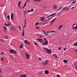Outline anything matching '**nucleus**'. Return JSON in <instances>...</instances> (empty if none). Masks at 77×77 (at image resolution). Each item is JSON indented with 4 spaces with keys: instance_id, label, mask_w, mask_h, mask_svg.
<instances>
[{
    "instance_id": "obj_30",
    "label": "nucleus",
    "mask_w": 77,
    "mask_h": 77,
    "mask_svg": "<svg viewBox=\"0 0 77 77\" xmlns=\"http://www.w3.org/2000/svg\"><path fill=\"white\" fill-rule=\"evenodd\" d=\"M18 28L20 30V31H21V26H19Z\"/></svg>"
},
{
    "instance_id": "obj_13",
    "label": "nucleus",
    "mask_w": 77,
    "mask_h": 77,
    "mask_svg": "<svg viewBox=\"0 0 77 77\" xmlns=\"http://www.w3.org/2000/svg\"><path fill=\"white\" fill-rule=\"evenodd\" d=\"M75 69L77 70V63H76L75 64Z\"/></svg>"
},
{
    "instance_id": "obj_25",
    "label": "nucleus",
    "mask_w": 77,
    "mask_h": 77,
    "mask_svg": "<svg viewBox=\"0 0 77 77\" xmlns=\"http://www.w3.org/2000/svg\"><path fill=\"white\" fill-rule=\"evenodd\" d=\"M34 2H41V0H34Z\"/></svg>"
},
{
    "instance_id": "obj_53",
    "label": "nucleus",
    "mask_w": 77,
    "mask_h": 77,
    "mask_svg": "<svg viewBox=\"0 0 77 77\" xmlns=\"http://www.w3.org/2000/svg\"><path fill=\"white\" fill-rule=\"evenodd\" d=\"M39 60H41V58H39Z\"/></svg>"
},
{
    "instance_id": "obj_24",
    "label": "nucleus",
    "mask_w": 77,
    "mask_h": 77,
    "mask_svg": "<svg viewBox=\"0 0 77 77\" xmlns=\"http://www.w3.org/2000/svg\"><path fill=\"white\" fill-rule=\"evenodd\" d=\"M10 16H9V15H8L7 16V18L8 20H10Z\"/></svg>"
},
{
    "instance_id": "obj_52",
    "label": "nucleus",
    "mask_w": 77,
    "mask_h": 77,
    "mask_svg": "<svg viewBox=\"0 0 77 77\" xmlns=\"http://www.w3.org/2000/svg\"><path fill=\"white\" fill-rule=\"evenodd\" d=\"M66 48H65L64 49V51L65 50H66Z\"/></svg>"
},
{
    "instance_id": "obj_36",
    "label": "nucleus",
    "mask_w": 77,
    "mask_h": 77,
    "mask_svg": "<svg viewBox=\"0 0 77 77\" xmlns=\"http://www.w3.org/2000/svg\"><path fill=\"white\" fill-rule=\"evenodd\" d=\"M21 2L20 1L18 3V5H20V4H21Z\"/></svg>"
},
{
    "instance_id": "obj_16",
    "label": "nucleus",
    "mask_w": 77,
    "mask_h": 77,
    "mask_svg": "<svg viewBox=\"0 0 77 77\" xmlns=\"http://www.w3.org/2000/svg\"><path fill=\"white\" fill-rule=\"evenodd\" d=\"M45 73L46 74H48V70H45Z\"/></svg>"
},
{
    "instance_id": "obj_43",
    "label": "nucleus",
    "mask_w": 77,
    "mask_h": 77,
    "mask_svg": "<svg viewBox=\"0 0 77 77\" xmlns=\"http://www.w3.org/2000/svg\"><path fill=\"white\" fill-rule=\"evenodd\" d=\"M57 77H60V75H57Z\"/></svg>"
},
{
    "instance_id": "obj_27",
    "label": "nucleus",
    "mask_w": 77,
    "mask_h": 77,
    "mask_svg": "<svg viewBox=\"0 0 77 77\" xmlns=\"http://www.w3.org/2000/svg\"><path fill=\"white\" fill-rule=\"evenodd\" d=\"M63 62L64 63H67V60H64Z\"/></svg>"
},
{
    "instance_id": "obj_26",
    "label": "nucleus",
    "mask_w": 77,
    "mask_h": 77,
    "mask_svg": "<svg viewBox=\"0 0 77 77\" xmlns=\"http://www.w3.org/2000/svg\"><path fill=\"white\" fill-rule=\"evenodd\" d=\"M54 32L55 33H56V32L55 31H52L51 32H48V33H53Z\"/></svg>"
},
{
    "instance_id": "obj_11",
    "label": "nucleus",
    "mask_w": 77,
    "mask_h": 77,
    "mask_svg": "<svg viewBox=\"0 0 77 77\" xmlns=\"http://www.w3.org/2000/svg\"><path fill=\"white\" fill-rule=\"evenodd\" d=\"M20 77H26V74H23L20 76Z\"/></svg>"
},
{
    "instance_id": "obj_2",
    "label": "nucleus",
    "mask_w": 77,
    "mask_h": 77,
    "mask_svg": "<svg viewBox=\"0 0 77 77\" xmlns=\"http://www.w3.org/2000/svg\"><path fill=\"white\" fill-rule=\"evenodd\" d=\"M27 21H26V19H25L24 20V26H23V28H26V22Z\"/></svg>"
},
{
    "instance_id": "obj_51",
    "label": "nucleus",
    "mask_w": 77,
    "mask_h": 77,
    "mask_svg": "<svg viewBox=\"0 0 77 77\" xmlns=\"http://www.w3.org/2000/svg\"><path fill=\"white\" fill-rule=\"evenodd\" d=\"M18 6L19 8H20V5H18Z\"/></svg>"
},
{
    "instance_id": "obj_23",
    "label": "nucleus",
    "mask_w": 77,
    "mask_h": 77,
    "mask_svg": "<svg viewBox=\"0 0 77 77\" xmlns=\"http://www.w3.org/2000/svg\"><path fill=\"white\" fill-rule=\"evenodd\" d=\"M67 8V7H65L64 8H63V9H62V11H63L64 10H65V9H66Z\"/></svg>"
},
{
    "instance_id": "obj_59",
    "label": "nucleus",
    "mask_w": 77,
    "mask_h": 77,
    "mask_svg": "<svg viewBox=\"0 0 77 77\" xmlns=\"http://www.w3.org/2000/svg\"><path fill=\"white\" fill-rule=\"evenodd\" d=\"M42 31H43V33H44V32H45V31H44V30H42Z\"/></svg>"
},
{
    "instance_id": "obj_41",
    "label": "nucleus",
    "mask_w": 77,
    "mask_h": 77,
    "mask_svg": "<svg viewBox=\"0 0 77 77\" xmlns=\"http://www.w3.org/2000/svg\"><path fill=\"white\" fill-rule=\"evenodd\" d=\"M69 8H68L66 9L65 10V11H69Z\"/></svg>"
},
{
    "instance_id": "obj_6",
    "label": "nucleus",
    "mask_w": 77,
    "mask_h": 77,
    "mask_svg": "<svg viewBox=\"0 0 77 77\" xmlns=\"http://www.w3.org/2000/svg\"><path fill=\"white\" fill-rule=\"evenodd\" d=\"M54 9H57V6L56 5H54L53 7Z\"/></svg>"
},
{
    "instance_id": "obj_1",
    "label": "nucleus",
    "mask_w": 77,
    "mask_h": 77,
    "mask_svg": "<svg viewBox=\"0 0 77 77\" xmlns=\"http://www.w3.org/2000/svg\"><path fill=\"white\" fill-rule=\"evenodd\" d=\"M10 53H15V54H17V52L16 51L13 49L10 50Z\"/></svg>"
},
{
    "instance_id": "obj_45",
    "label": "nucleus",
    "mask_w": 77,
    "mask_h": 77,
    "mask_svg": "<svg viewBox=\"0 0 77 77\" xmlns=\"http://www.w3.org/2000/svg\"><path fill=\"white\" fill-rule=\"evenodd\" d=\"M62 7H61L58 10V11H60V9H62Z\"/></svg>"
},
{
    "instance_id": "obj_61",
    "label": "nucleus",
    "mask_w": 77,
    "mask_h": 77,
    "mask_svg": "<svg viewBox=\"0 0 77 77\" xmlns=\"http://www.w3.org/2000/svg\"><path fill=\"white\" fill-rule=\"evenodd\" d=\"M39 34H38L36 36H39Z\"/></svg>"
},
{
    "instance_id": "obj_48",
    "label": "nucleus",
    "mask_w": 77,
    "mask_h": 77,
    "mask_svg": "<svg viewBox=\"0 0 77 77\" xmlns=\"http://www.w3.org/2000/svg\"><path fill=\"white\" fill-rule=\"evenodd\" d=\"M26 2H27V3H29V0H26Z\"/></svg>"
},
{
    "instance_id": "obj_54",
    "label": "nucleus",
    "mask_w": 77,
    "mask_h": 77,
    "mask_svg": "<svg viewBox=\"0 0 77 77\" xmlns=\"http://www.w3.org/2000/svg\"><path fill=\"white\" fill-rule=\"evenodd\" d=\"M42 35H41L40 36H39V38H42Z\"/></svg>"
},
{
    "instance_id": "obj_12",
    "label": "nucleus",
    "mask_w": 77,
    "mask_h": 77,
    "mask_svg": "<svg viewBox=\"0 0 77 77\" xmlns=\"http://www.w3.org/2000/svg\"><path fill=\"white\" fill-rule=\"evenodd\" d=\"M46 51H47V53H48V49L47 48H43Z\"/></svg>"
},
{
    "instance_id": "obj_28",
    "label": "nucleus",
    "mask_w": 77,
    "mask_h": 77,
    "mask_svg": "<svg viewBox=\"0 0 77 77\" xmlns=\"http://www.w3.org/2000/svg\"><path fill=\"white\" fill-rule=\"evenodd\" d=\"M53 55V56H54V57H56V58H57V56H56V55L54 54Z\"/></svg>"
},
{
    "instance_id": "obj_35",
    "label": "nucleus",
    "mask_w": 77,
    "mask_h": 77,
    "mask_svg": "<svg viewBox=\"0 0 77 77\" xmlns=\"http://www.w3.org/2000/svg\"><path fill=\"white\" fill-rule=\"evenodd\" d=\"M23 45H20V48H23Z\"/></svg>"
},
{
    "instance_id": "obj_49",
    "label": "nucleus",
    "mask_w": 77,
    "mask_h": 77,
    "mask_svg": "<svg viewBox=\"0 0 77 77\" xmlns=\"http://www.w3.org/2000/svg\"><path fill=\"white\" fill-rule=\"evenodd\" d=\"M1 53L2 54V55H3V54H4V52H2Z\"/></svg>"
},
{
    "instance_id": "obj_3",
    "label": "nucleus",
    "mask_w": 77,
    "mask_h": 77,
    "mask_svg": "<svg viewBox=\"0 0 77 77\" xmlns=\"http://www.w3.org/2000/svg\"><path fill=\"white\" fill-rule=\"evenodd\" d=\"M14 14L12 13H11V20H12L13 19V18H14Z\"/></svg>"
},
{
    "instance_id": "obj_56",
    "label": "nucleus",
    "mask_w": 77,
    "mask_h": 77,
    "mask_svg": "<svg viewBox=\"0 0 77 77\" xmlns=\"http://www.w3.org/2000/svg\"><path fill=\"white\" fill-rule=\"evenodd\" d=\"M74 7H73L72 8H71V9H74Z\"/></svg>"
},
{
    "instance_id": "obj_60",
    "label": "nucleus",
    "mask_w": 77,
    "mask_h": 77,
    "mask_svg": "<svg viewBox=\"0 0 77 77\" xmlns=\"http://www.w3.org/2000/svg\"><path fill=\"white\" fill-rule=\"evenodd\" d=\"M27 1H26L25 3H26V4H27Z\"/></svg>"
},
{
    "instance_id": "obj_7",
    "label": "nucleus",
    "mask_w": 77,
    "mask_h": 77,
    "mask_svg": "<svg viewBox=\"0 0 77 77\" xmlns=\"http://www.w3.org/2000/svg\"><path fill=\"white\" fill-rule=\"evenodd\" d=\"M42 44V45H47V44H48V41H46L45 42V43H43Z\"/></svg>"
},
{
    "instance_id": "obj_5",
    "label": "nucleus",
    "mask_w": 77,
    "mask_h": 77,
    "mask_svg": "<svg viewBox=\"0 0 77 77\" xmlns=\"http://www.w3.org/2000/svg\"><path fill=\"white\" fill-rule=\"evenodd\" d=\"M42 63H43V64L44 65H47V63H48V62H47V60H46V61H43L42 62Z\"/></svg>"
},
{
    "instance_id": "obj_63",
    "label": "nucleus",
    "mask_w": 77,
    "mask_h": 77,
    "mask_svg": "<svg viewBox=\"0 0 77 77\" xmlns=\"http://www.w3.org/2000/svg\"><path fill=\"white\" fill-rule=\"evenodd\" d=\"M0 77H2V75L0 76Z\"/></svg>"
},
{
    "instance_id": "obj_8",
    "label": "nucleus",
    "mask_w": 77,
    "mask_h": 77,
    "mask_svg": "<svg viewBox=\"0 0 77 77\" xmlns=\"http://www.w3.org/2000/svg\"><path fill=\"white\" fill-rule=\"evenodd\" d=\"M23 32L22 33V35H23L22 36H24V29H23L22 30Z\"/></svg>"
},
{
    "instance_id": "obj_62",
    "label": "nucleus",
    "mask_w": 77,
    "mask_h": 77,
    "mask_svg": "<svg viewBox=\"0 0 77 77\" xmlns=\"http://www.w3.org/2000/svg\"><path fill=\"white\" fill-rule=\"evenodd\" d=\"M60 12H59V15H60Z\"/></svg>"
},
{
    "instance_id": "obj_15",
    "label": "nucleus",
    "mask_w": 77,
    "mask_h": 77,
    "mask_svg": "<svg viewBox=\"0 0 77 77\" xmlns=\"http://www.w3.org/2000/svg\"><path fill=\"white\" fill-rule=\"evenodd\" d=\"M44 19H45V18L42 17L41 18L40 20H41V21H44V20H44Z\"/></svg>"
},
{
    "instance_id": "obj_14",
    "label": "nucleus",
    "mask_w": 77,
    "mask_h": 77,
    "mask_svg": "<svg viewBox=\"0 0 77 77\" xmlns=\"http://www.w3.org/2000/svg\"><path fill=\"white\" fill-rule=\"evenodd\" d=\"M26 57L27 59H29V55L27 54H26Z\"/></svg>"
},
{
    "instance_id": "obj_39",
    "label": "nucleus",
    "mask_w": 77,
    "mask_h": 77,
    "mask_svg": "<svg viewBox=\"0 0 77 77\" xmlns=\"http://www.w3.org/2000/svg\"><path fill=\"white\" fill-rule=\"evenodd\" d=\"M31 12V11L30 10H29L28 11H27V14H28V13H29V12Z\"/></svg>"
},
{
    "instance_id": "obj_4",
    "label": "nucleus",
    "mask_w": 77,
    "mask_h": 77,
    "mask_svg": "<svg viewBox=\"0 0 77 77\" xmlns=\"http://www.w3.org/2000/svg\"><path fill=\"white\" fill-rule=\"evenodd\" d=\"M56 18H55L54 19L52 20L49 23H50V24H51V25H52V23H53V21H54L56 20Z\"/></svg>"
},
{
    "instance_id": "obj_44",
    "label": "nucleus",
    "mask_w": 77,
    "mask_h": 77,
    "mask_svg": "<svg viewBox=\"0 0 77 77\" xmlns=\"http://www.w3.org/2000/svg\"><path fill=\"white\" fill-rule=\"evenodd\" d=\"M76 2V1H73L72 2V3H75Z\"/></svg>"
},
{
    "instance_id": "obj_47",
    "label": "nucleus",
    "mask_w": 77,
    "mask_h": 77,
    "mask_svg": "<svg viewBox=\"0 0 77 77\" xmlns=\"http://www.w3.org/2000/svg\"><path fill=\"white\" fill-rule=\"evenodd\" d=\"M61 49V47H60V48H59L58 49V50H60Z\"/></svg>"
},
{
    "instance_id": "obj_55",
    "label": "nucleus",
    "mask_w": 77,
    "mask_h": 77,
    "mask_svg": "<svg viewBox=\"0 0 77 77\" xmlns=\"http://www.w3.org/2000/svg\"><path fill=\"white\" fill-rule=\"evenodd\" d=\"M44 40H45V41H46L47 40V39L45 38H44Z\"/></svg>"
},
{
    "instance_id": "obj_33",
    "label": "nucleus",
    "mask_w": 77,
    "mask_h": 77,
    "mask_svg": "<svg viewBox=\"0 0 77 77\" xmlns=\"http://www.w3.org/2000/svg\"><path fill=\"white\" fill-rule=\"evenodd\" d=\"M44 35H48V34H47V33H46V32H44Z\"/></svg>"
},
{
    "instance_id": "obj_19",
    "label": "nucleus",
    "mask_w": 77,
    "mask_h": 77,
    "mask_svg": "<svg viewBox=\"0 0 77 77\" xmlns=\"http://www.w3.org/2000/svg\"><path fill=\"white\" fill-rule=\"evenodd\" d=\"M39 42H43L44 41H43L42 39H40L39 40Z\"/></svg>"
},
{
    "instance_id": "obj_38",
    "label": "nucleus",
    "mask_w": 77,
    "mask_h": 77,
    "mask_svg": "<svg viewBox=\"0 0 77 77\" xmlns=\"http://www.w3.org/2000/svg\"><path fill=\"white\" fill-rule=\"evenodd\" d=\"M1 61H3V58L2 57L1 58Z\"/></svg>"
},
{
    "instance_id": "obj_40",
    "label": "nucleus",
    "mask_w": 77,
    "mask_h": 77,
    "mask_svg": "<svg viewBox=\"0 0 77 77\" xmlns=\"http://www.w3.org/2000/svg\"><path fill=\"white\" fill-rule=\"evenodd\" d=\"M38 24L39 23H38V22H37L35 24V26H37V25H38Z\"/></svg>"
},
{
    "instance_id": "obj_18",
    "label": "nucleus",
    "mask_w": 77,
    "mask_h": 77,
    "mask_svg": "<svg viewBox=\"0 0 77 77\" xmlns=\"http://www.w3.org/2000/svg\"><path fill=\"white\" fill-rule=\"evenodd\" d=\"M51 50L48 49V54H51Z\"/></svg>"
},
{
    "instance_id": "obj_22",
    "label": "nucleus",
    "mask_w": 77,
    "mask_h": 77,
    "mask_svg": "<svg viewBox=\"0 0 77 77\" xmlns=\"http://www.w3.org/2000/svg\"><path fill=\"white\" fill-rule=\"evenodd\" d=\"M0 41L2 42H5V40L3 39H1Z\"/></svg>"
},
{
    "instance_id": "obj_46",
    "label": "nucleus",
    "mask_w": 77,
    "mask_h": 77,
    "mask_svg": "<svg viewBox=\"0 0 77 77\" xmlns=\"http://www.w3.org/2000/svg\"><path fill=\"white\" fill-rule=\"evenodd\" d=\"M35 29H39V28L38 27H35Z\"/></svg>"
},
{
    "instance_id": "obj_50",
    "label": "nucleus",
    "mask_w": 77,
    "mask_h": 77,
    "mask_svg": "<svg viewBox=\"0 0 77 77\" xmlns=\"http://www.w3.org/2000/svg\"><path fill=\"white\" fill-rule=\"evenodd\" d=\"M75 24H76V23H75V24H73L72 25V26H75Z\"/></svg>"
},
{
    "instance_id": "obj_64",
    "label": "nucleus",
    "mask_w": 77,
    "mask_h": 77,
    "mask_svg": "<svg viewBox=\"0 0 77 77\" xmlns=\"http://www.w3.org/2000/svg\"><path fill=\"white\" fill-rule=\"evenodd\" d=\"M47 33H48V31H47Z\"/></svg>"
},
{
    "instance_id": "obj_10",
    "label": "nucleus",
    "mask_w": 77,
    "mask_h": 77,
    "mask_svg": "<svg viewBox=\"0 0 77 77\" xmlns=\"http://www.w3.org/2000/svg\"><path fill=\"white\" fill-rule=\"evenodd\" d=\"M56 13L52 14H51L50 15H49L48 16V17H51V16H52V17H53V16H54V15H56Z\"/></svg>"
},
{
    "instance_id": "obj_58",
    "label": "nucleus",
    "mask_w": 77,
    "mask_h": 77,
    "mask_svg": "<svg viewBox=\"0 0 77 77\" xmlns=\"http://www.w3.org/2000/svg\"><path fill=\"white\" fill-rule=\"evenodd\" d=\"M60 28L59 27V28L58 29V30H60Z\"/></svg>"
},
{
    "instance_id": "obj_37",
    "label": "nucleus",
    "mask_w": 77,
    "mask_h": 77,
    "mask_svg": "<svg viewBox=\"0 0 77 77\" xmlns=\"http://www.w3.org/2000/svg\"><path fill=\"white\" fill-rule=\"evenodd\" d=\"M34 10V9H31V12H33Z\"/></svg>"
},
{
    "instance_id": "obj_17",
    "label": "nucleus",
    "mask_w": 77,
    "mask_h": 77,
    "mask_svg": "<svg viewBox=\"0 0 77 77\" xmlns=\"http://www.w3.org/2000/svg\"><path fill=\"white\" fill-rule=\"evenodd\" d=\"M5 25L6 26H11V24H10V23H9L8 24H6L5 23Z\"/></svg>"
},
{
    "instance_id": "obj_9",
    "label": "nucleus",
    "mask_w": 77,
    "mask_h": 77,
    "mask_svg": "<svg viewBox=\"0 0 77 77\" xmlns=\"http://www.w3.org/2000/svg\"><path fill=\"white\" fill-rule=\"evenodd\" d=\"M24 42L25 44H29V45H30V43L28 42L26 40H25L24 41Z\"/></svg>"
},
{
    "instance_id": "obj_42",
    "label": "nucleus",
    "mask_w": 77,
    "mask_h": 77,
    "mask_svg": "<svg viewBox=\"0 0 77 77\" xmlns=\"http://www.w3.org/2000/svg\"><path fill=\"white\" fill-rule=\"evenodd\" d=\"M62 27H63V25H60V29H61V28H62Z\"/></svg>"
},
{
    "instance_id": "obj_20",
    "label": "nucleus",
    "mask_w": 77,
    "mask_h": 77,
    "mask_svg": "<svg viewBox=\"0 0 77 77\" xmlns=\"http://www.w3.org/2000/svg\"><path fill=\"white\" fill-rule=\"evenodd\" d=\"M27 4L25 3L24 6L23 7V8H20V9H23V8H24L25 7H26V5Z\"/></svg>"
},
{
    "instance_id": "obj_34",
    "label": "nucleus",
    "mask_w": 77,
    "mask_h": 77,
    "mask_svg": "<svg viewBox=\"0 0 77 77\" xmlns=\"http://www.w3.org/2000/svg\"><path fill=\"white\" fill-rule=\"evenodd\" d=\"M74 51L76 53H77V49H75Z\"/></svg>"
},
{
    "instance_id": "obj_32",
    "label": "nucleus",
    "mask_w": 77,
    "mask_h": 77,
    "mask_svg": "<svg viewBox=\"0 0 77 77\" xmlns=\"http://www.w3.org/2000/svg\"><path fill=\"white\" fill-rule=\"evenodd\" d=\"M75 45H77V42H76L73 45V46H75Z\"/></svg>"
},
{
    "instance_id": "obj_57",
    "label": "nucleus",
    "mask_w": 77,
    "mask_h": 77,
    "mask_svg": "<svg viewBox=\"0 0 77 77\" xmlns=\"http://www.w3.org/2000/svg\"><path fill=\"white\" fill-rule=\"evenodd\" d=\"M40 39H39L38 38V39H36V40H37V41L38 40H39Z\"/></svg>"
},
{
    "instance_id": "obj_21",
    "label": "nucleus",
    "mask_w": 77,
    "mask_h": 77,
    "mask_svg": "<svg viewBox=\"0 0 77 77\" xmlns=\"http://www.w3.org/2000/svg\"><path fill=\"white\" fill-rule=\"evenodd\" d=\"M73 29H77V25L75 26H73Z\"/></svg>"
},
{
    "instance_id": "obj_29",
    "label": "nucleus",
    "mask_w": 77,
    "mask_h": 77,
    "mask_svg": "<svg viewBox=\"0 0 77 77\" xmlns=\"http://www.w3.org/2000/svg\"><path fill=\"white\" fill-rule=\"evenodd\" d=\"M4 29L5 30H7V28H6V27L5 26V27H4Z\"/></svg>"
},
{
    "instance_id": "obj_31",
    "label": "nucleus",
    "mask_w": 77,
    "mask_h": 77,
    "mask_svg": "<svg viewBox=\"0 0 77 77\" xmlns=\"http://www.w3.org/2000/svg\"><path fill=\"white\" fill-rule=\"evenodd\" d=\"M34 44H35V45H38V46H39V45H38V43H36V42H34Z\"/></svg>"
}]
</instances>
